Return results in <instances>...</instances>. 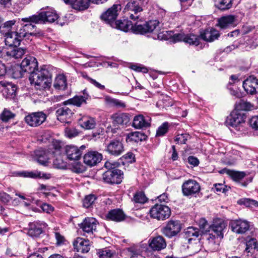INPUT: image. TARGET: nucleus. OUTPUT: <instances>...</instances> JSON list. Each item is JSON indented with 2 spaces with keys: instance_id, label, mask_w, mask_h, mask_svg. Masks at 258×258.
Here are the masks:
<instances>
[{
  "instance_id": "f257e3e1",
  "label": "nucleus",
  "mask_w": 258,
  "mask_h": 258,
  "mask_svg": "<svg viewBox=\"0 0 258 258\" xmlns=\"http://www.w3.org/2000/svg\"><path fill=\"white\" fill-rule=\"evenodd\" d=\"M29 80L36 89L43 90L49 88L52 82V74L46 66L38 68L30 74Z\"/></svg>"
},
{
  "instance_id": "f03ea898",
  "label": "nucleus",
  "mask_w": 258,
  "mask_h": 258,
  "mask_svg": "<svg viewBox=\"0 0 258 258\" xmlns=\"http://www.w3.org/2000/svg\"><path fill=\"white\" fill-rule=\"evenodd\" d=\"M58 16L55 11L49 10L42 11L38 14L33 15L28 18H24L22 21L24 22H34L35 24L53 23L57 20Z\"/></svg>"
},
{
  "instance_id": "7ed1b4c3",
  "label": "nucleus",
  "mask_w": 258,
  "mask_h": 258,
  "mask_svg": "<svg viewBox=\"0 0 258 258\" xmlns=\"http://www.w3.org/2000/svg\"><path fill=\"white\" fill-rule=\"evenodd\" d=\"M150 214L153 218L158 220H164L169 217L171 211L166 205L156 204L150 209Z\"/></svg>"
},
{
  "instance_id": "20e7f679",
  "label": "nucleus",
  "mask_w": 258,
  "mask_h": 258,
  "mask_svg": "<svg viewBox=\"0 0 258 258\" xmlns=\"http://www.w3.org/2000/svg\"><path fill=\"white\" fill-rule=\"evenodd\" d=\"M245 118L246 116L242 111L235 109L227 117L225 124L227 126L239 127L238 130H239L241 124L244 123Z\"/></svg>"
},
{
  "instance_id": "39448f33",
  "label": "nucleus",
  "mask_w": 258,
  "mask_h": 258,
  "mask_svg": "<svg viewBox=\"0 0 258 258\" xmlns=\"http://www.w3.org/2000/svg\"><path fill=\"white\" fill-rule=\"evenodd\" d=\"M123 175V172L121 170L113 168L104 172L102 178L107 183L119 184L122 181Z\"/></svg>"
},
{
  "instance_id": "423d86ee",
  "label": "nucleus",
  "mask_w": 258,
  "mask_h": 258,
  "mask_svg": "<svg viewBox=\"0 0 258 258\" xmlns=\"http://www.w3.org/2000/svg\"><path fill=\"white\" fill-rule=\"evenodd\" d=\"M159 24L157 20H151L144 24L138 22L133 25L132 32L136 34H144L153 32Z\"/></svg>"
},
{
  "instance_id": "0eeeda50",
  "label": "nucleus",
  "mask_w": 258,
  "mask_h": 258,
  "mask_svg": "<svg viewBox=\"0 0 258 258\" xmlns=\"http://www.w3.org/2000/svg\"><path fill=\"white\" fill-rule=\"evenodd\" d=\"M181 189L184 196H194L200 191L201 186L196 180L189 179L183 182Z\"/></svg>"
},
{
  "instance_id": "6e6552de",
  "label": "nucleus",
  "mask_w": 258,
  "mask_h": 258,
  "mask_svg": "<svg viewBox=\"0 0 258 258\" xmlns=\"http://www.w3.org/2000/svg\"><path fill=\"white\" fill-rule=\"evenodd\" d=\"M225 228V223L222 221H215L213 224L210 226L209 230V234L207 239L209 242H214V239L217 238H222L223 237V231Z\"/></svg>"
},
{
  "instance_id": "1a4fd4ad",
  "label": "nucleus",
  "mask_w": 258,
  "mask_h": 258,
  "mask_svg": "<svg viewBox=\"0 0 258 258\" xmlns=\"http://www.w3.org/2000/svg\"><path fill=\"white\" fill-rule=\"evenodd\" d=\"M181 229V224L178 220H169L162 228V233L168 238H172L177 235Z\"/></svg>"
},
{
  "instance_id": "9d476101",
  "label": "nucleus",
  "mask_w": 258,
  "mask_h": 258,
  "mask_svg": "<svg viewBox=\"0 0 258 258\" xmlns=\"http://www.w3.org/2000/svg\"><path fill=\"white\" fill-rule=\"evenodd\" d=\"M124 11L125 13L128 12V15L131 19L135 21L139 19L143 9L140 6L138 1L130 0L126 4Z\"/></svg>"
},
{
  "instance_id": "9b49d317",
  "label": "nucleus",
  "mask_w": 258,
  "mask_h": 258,
  "mask_svg": "<svg viewBox=\"0 0 258 258\" xmlns=\"http://www.w3.org/2000/svg\"><path fill=\"white\" fill-rule=\"evenodd\" d=\"M38 68V62L37 59L32 56H27L23 60L21 63L19 73L17 74V77H21L23 76L21 71L24 72H28L29 74L31 73Z\"/></svg>"
},
{
  "instance_id": "f8f14e48",
  "label": "nucleus",
  "mask_w": 258,
  "mask_h": 258,
  "mask_svg": "<svg viewBox=\"0 0 258 258\" xmlns=\"http://www.w3.org/2000/svg\"><path fill=\"white\" fill-rule=\"evenodd\" d=\"M120 10L121 6L120 5H114L101 16V18L111 26H114L118 12Z\"/></svg>"
},
{
  "instance_id": "ddd939ff",
  "label": "nucleus",
  "mask_w": 258,
  "mask_h": 258,
  "mask_svg": "<svg viewBox=\"0 0 258 258\" xmlns=\"http://www.w3.org/2000/svg\"><path fill=\"white\" fill-rule=\"evenodd\" d=\"M45 223L40 221H35L29 224L27 234L33 238H37L43 232L46 227Z\"/></svg>"
},
{
  "instance_id": "4468645a",
  "label": "nucleus",
  "mask_w": 258,
  "mask_h": 258,
  "mask_svg": "<svg viewBox=\"0 0 258 258\" xmlns=\"http://www.w3.org/2000/svg\"><path fill=\"white\" fill-rule=\"evenodd\" d=\"M46 115L42 112L29 114L25 117V122L30 126L36 127L41 124L46 120Z\"/></svg>"
},
{
  "instance_id": "2eb2a0df",
  "label": "nucleus",
  "mask_w": 258,
  "mask_h": 258,
  "mask_svg": "<svg viewBox=\"0 0 258 258\" xmlns=\"http://www.w3.org/2000/svg\"><path fill=\"white\" fill-rule=\"evenodd\" d=\"M105 151L110 155L118 156L124 152V147L121 142L113 140L106 145Z\"/></svg>"
},
{
  "instance_id": "dca6fc26",
  "label": "nucleus",
  "mask_w": 258,
  "mask_h": 258,
  "mask_svg": "<svg viewBox=\"0 0 258 258\" xmlns=\"http://www.w3.org/2000/svg\"><path fill=\"white\" fill-rule=\"evenodd\" d=\"M85 148L84 145L80 147L73 145L67 146L66 148V153L68 158L70 160H79L81 158L83 151Z\"/></svg>"
},
{
  "instance_id": "f3484780",
  "label": "nucleus",
  "mask_w": 258,
  "mask_h": 258,
  "mask_svg": "<svg viewBox=\"0 0 258 258\" xmlns=\"http://www.w3.org/2000/svg\"><path fill=\"white\" fill-rule=\"evenodd\" d=\"M230 226L232 231L237 234L245 233L249 228V223L241 219L231 221Z\"/></svg>"
},
{
  "instance_id": "a211bd4d",
  "label": "nucleus",
  "mask_w": 258,
  "mask_h": 258,
  "mask_svg": "<svg viewBox=\"0 0 258 258\" xmlns=\"http://www.w3.org/2000/svg\"><path fill=\"white\" fill-rule=\"evenodd\" d=\"M97 225V221L95 218L88 217L84 219L80 227L84 232V235L92 234L96 231Z\"/></svg>"
},
{
  "instance_id": "6ab92c4d",
  "label": "nucleus",
  "mask_w": 258,
  "mask_h": 258,
  "mask_svg": "<svg viewBox=\"0 0 258 258\" xmlns=\"http://www.w3.org/2000/svg\"><path fill=\"white\" fill-rule=\"evenodd\" d=\"M243 87L248 94L252 95L258 93V79L250 76L243 81Z\"/></svg>"
},
{
  "instance_id": "aec40b11",
  "label": "nucleus",
  "mask_w": 258,
  "mask_h": 258,
  "mask_svg": "<svg viewBox=\"0 0 258 258\" xmlns=\"http://www.w3.org/2000/svg\"><path fill=\"white\" fill-rule=\"evenodd\" d=\"M102 159V155L97 151H90L84 156V162L86 165L93 166L97 165Z\"/></svg>"
},
{
  "instance_id": "412c9836",
  "label": "nucleus",
  "mask_w": 258,
  "mask_h": 258,
  "mask_svg": "<svg viewBox=\"0 0 258 258\" xmlns=\"http://www.w3.org/2000/svg\"><path fill=\"white\" fill-rule=\"evenodd\" d=\"M72 115V110L67 106L59 108L56 111L57 119L63 123H70Z\"/></svg>"
},
{
  "instance_id": "4be33fe9",
  "label": "nucleus",
  "mask_w": 258,
  "mask_h": 258,
  "mask_svg": "<svg viewBox=\"0 0 258 258\" xmlns=\"http://www.w3.org/2000/svg\"><path fill=\"white\" fill-rule=\"evenodd\" d=\"M73 246L76 251L81 253H87L90 249L89 241L80 237H78L75 240Z\"/></svg>"
},
{
  "instance_id": "5701e85b",
  "label": "nucleus",
  "mask_w": 258,
  "mask_h": 258,
  "mask_svg": "<svg viewBox=\"0 0 258 258\" xmlns=\"http://www.w3.org/2000/svg\"><path fill=\"white\" fill-rule=\"evenodd\" d=\"M90 98L86 89L83 91V95H76L65 101V104H71L80 107L83 104H86V100Z\"/></svg>"
},
{
  "instance_id": "b1692460",
  "label": "nucleus",
  "mask_w": 258,
  "mask_h": 258,
  "mask_svg": "<svg viewBox=\"0 0 258 258\" xmlns=\"http://www.w3.org/2000/svg\"><path fill=\"white\" fill-rule=\"evenodd\" d=\"M149 246L153 250L160 251L166 246L165 239L162 236H158L149 240Z\"/></svg>"
},
{
  "instance_id": "393cba45",
  "label": "nucleus",
  "mask_w": 258,
  "mask_h": 258,
  "mask_svg": "<svg viewBox=\"0 0 258 258\" xmlns=\"http://www.w3.org/2000/svg\"><path fill=\"white\" fill-rule=\"evenodd\" d=\"M26 49L21 47H9L7 50H5L4 53L5 56L14 59H19L22 58L23 55L26 53Z\"/></svg>"
},
{
  "instance_id": "a878e982",
  "label": "nucleus",
  "mask_w": 258,
  "mask_h": 258,
  "mask_svg": "<svg viewBox=\"0 0 258 258\" xmlns=\"http://www.w3.org/2000/svg\"><path fill=\"white\" fill-rule=\"evenodd\" d=\"M112 123L116 126L126 125L130 120V116L126 113H115L111 116Z\"/></svg>"
},
{
  "instance_id": "bb28decb",
  "label": "nucleus",
  "mask_w": 258,
  "mask_h": 258,
  "mask_svg": "<svg viewBox=\"0 0 258 258\" xmlns=\"http://www.w3.org/2000/svg\"><path fill=\"white\" fill-rule=\"evenodd\" d=\"M107 0H76L73 5V9L79 11L84 10L89 7L90 2L94 4H102Z\"/></svg>"
},
{
  "instance_id": "cd10ccee",
  "label": "nucleus",
  "mask_w": 258,
  "mask_h": 258,
  "mask_svg": "<svg viewBox=\"0 0 258 258\" xmlns=\"http://www.w3.org/2000/svg\"><path fill=\"white\" fill-rule=\"evenodd\" d=\"M5 36V43L9 47L18 46L22 40L15 32L9 33Z\"/></svg>"
},
{
  "instance_id": "c85d7f7f",
  "label": "nucleus",
  "mask_w": 258,
  "mask_h": 258,
  "mask_svg": "<svg viewBox=\"0 0 258 258\" xmlns=\"http://www.w3.org/2000/svg\"><path fill=\"white\" fill-rule=\"evenodd\" d=\"M108 220L120 222L125 218V214L123 212L119 209H113L109 211L106 215Z\"/></svg>"
},
{
  "instance_id": "c756f323",
  "label": "nucleus",
  "mask_w": 258,
  "mask_h": 258,
  "mask_svg": "<svg viewBox=\"0 0 258 258\" xmlns=\"http://www.w3.org/2000/svg\"><path fill=\"white\" fill-rule=\"evenodd\" d=\"M79 123L81 127L86 130L95 128L96 122L94 118L89 116H83L79 119Z\"/></svg>"
},
{
  "instance_id": "7c9ffc66",
  "label": "nucleus",
  "mask_w": 258,
  "mask_h": 258,
  "mask_svg": "<svg viewBox=\"0 0 258 258\" xmlns=\"http://www.w3.org/2000/svg\"><path fill=\"white\" fill-rule=\"evenodd\" d=\"M18 175L20 176L24 177H30L32 178H45L49 179L50 178V174L42 173L38 171H22L18 173Z\"/></svg>"
},
{
  "instance_id": "2f4dec72",
  "label": "nucleus",
  "mask_w": 258,
  "mask_h": 258,
  "mask_svg": "<svg viewBox=\"0 0 258 258\" xmlns=\"http://www.w3.org/2000/svg\"><path fill=\"white\" fill-rule=\"evenodd\" d=\"M201 38L207 42H212L217 39L219 36V32L214 29H207L201 33Z\"/></svg>"
},
{
  "instance_id": "473e14b6",
  "label": "nucleus",
  "mask_w": 258,
  "mask_h": 258,
  "mask_svg": "<svg viewBox=\"0 0 258 258\" xmlns=\"http://www.w3.org/2000/svg\"><path fill=\"white\" fill-rule=\"evenodd\" d=\"M132 125L137 129H141L148 127L150 123L143 115L140 114L134 117Z\"/></svg>"
},
{
  "instance_id": "72a5a7b5",
  "label": "nucleus",
  "mask_w": 258,
  "mask_h": 258,
  "mask_svg": "<svg viewBox=\"0 0 258 258\" xmlns=\"http://www.w3.org/2000/svg\"><path fill=\"white\" fill-rule=\"evenodd\" d=\"M220 173L226 174L233 180L238 182L242 180L245 176L246 173L243 171H237L226 168L223 169L220 171Z\"/></svg>"
},
{
  "instance_id": "f704fd0d",
  "label": "nucleus",
  "mask_w": 258,
  "mask_h": 258,
  "mask_svg": "<svg viewBox=\"0 0 258 258\" xmlns=\"http://www.w3.org/2000/svg\"><path fill=\"white\" fill-rule=\"evenodd\" d=\"M27 24H26L23 26L26 30L27 35L28 36L27 39L32 40V37H39L42 36V32L39 31H37L35 30V31H33L35 28L36 27L35 25L33 23L34 22H27Z\"/></svg>"
},
{
  "instance_id": "c9c22d12",
  "label": "nucleus",
  "mask_w": 258,
  "mask_h": 258,
  "mask_svg": "<svg viewBox=\"0 0 258 258\" xmlns=\"http://www.w3.org/2000/svg\"><path fill=\"white\" fill-rule=\"evenodd\" d=\"M202 234L199 228L189 227L185 229L184 236L189 242L191 240H196L200 235Z\"/></svg>"
},
{
  "instance_id": "e433bc0d",
  "label": "nucleus",
  "mask_w": 258,
  "mask_h": 258,
  "mask_svg": "<svg viewBox=\"0 0 258 258\" xmlns=\"http://www.w3.org/2000/svg\"><path fill=\"white\" fill-rule=\"evenodd\" d=\"M236 17L233 15H227L220 18L218 20V25L221 28L225 29L234 24Z\"/></svg>"
},
{
  "instance_id": "4c0bfd02",
  "label": "nucleus",
  "mask_w": 258,
  "mask_h": 258,
  "mask_svg": "<svg viewBox=\"0 0 258 258\" xmlns=\"http://www.w3.org/2000/svg\"><path fill=\"white\" fill-rule=\"evenodd\" d=\"M17 90V87L16 85L7 82L3 90V95L6 99H11L15 97Z\"/></svg>"
},
{
  "instance_id": "58836bf2",
  "label": "nucleus",
  "mask_w": 258,
  "mask_h": 258,
  "mask_svg": "<svg viewBox=\"0 0 258 258\" xmlns=\"http://www.w3.org/2000/svg\"><path fill=\"white\" fill-rule=\"evenodd\" d=\"M133 25L131 21L125 19L115 21L114 24V26H115L116 28L124 32L129 31L132 32Z\"/></svg>"
},
{
  "instance_id": "ea45409f",
  "label": "nucleus",
  "mask_w": 258,
  "mask_h": 258,
  "mask_svg": "<svg viewBox=\"0 0 258 258\" xmlns=\"http://www.w3.org/2000/svg\"><path fill=\"white\" fill-rule=\"evenodd\" d=\"M67 86V82L66 76L62 74L57 75L53 83V87L55 89L64 90Z\"/></svg>"
},
{
  "instance_id": "a19ab883",
  "label": "nucleus",
  "mask_w": 258,
  "mask_h": 258,
  "mask_svg": "<svg viewBox=\"0 0 258 258\" xmlns=\"http://www.w3.org/2000/svg\"><path fill=\"white\" fill-rule=\"evenodd\" d=\"M147 136L143 133L139 132H132L128 134L126 141L128 142H139L145 140Z\"/></svg>"
},
{
  "instance_id": "79ce46f5",
  "label": "nucleus",
  "mask_w": 258,
  "mask_h": 258,
  "mask_svg": "<svg viewBox=\"0 0 258 258\" xmlns=\"http://www.w3.org/2000/svg\"><path fill=\"white\" fill-rule=\"evenodd\" d=\"M37 162L41 165H46L49 160L48 153L44 150H38L35 152Z\"/></svg>"
},
{
  "instance_id": "37998d69",
  "label": "nucleus",
  "mask_w": 258,
  "mask_h": 258,
  "mask_svg": "<svg viewBox=\"0 0 258 258\" xmlns=\"http://www.w3.org/2000/svg\"><path fill=\"white\" fill-rule=\"evenodd\" d=\"M16 21L15 20L8 21L2 25L0 27V32L7 35L8 33L13 32L11 30L15 26Z\"/></svg>"
},
{
  "instance_id": "c03bdc74",
  "label": "nucleus",
  "mask_w": 258,
  "mask_h": 258,
  "mask_svg": "<svg viewBox=\"0 0 258 258\" xmlns=\"http://www.w3.org/2000/svg\"><path fill=\"white\" fill-rule=\"evenodd\" d=\"M16 116V114L12 112L9 109L5 108L0 114V119L5 122L14 119Z\"/></svg>"
},
{
  "instance_id": "a18cd8bd",
  "label": "nucleus",
  "mask_w": 258,
  "mask_h": 258,
  "mask_svg": "<svg viewBox=\"0 0 258 258\" xmlns=\"http://www.w3.org/2000/svg\"><path fill=\"white\" fill-rule=\"evenodd\" d=\"M237 203L240 205H244L247 207H258V202L248 198H242L239 200Z\"/></svg>"
},
{
  "instance_id": "49530a36",
  "label": "nucleus",
  "mask_w": 258,
  "mask_h": 258,
  "mask_svg": "<svg viewBox=\"0 0 258 258\" xmlns=\"http://www.w3.org/2000/svg\"><path fill=\"white\" fill-rule=\"evenodd\" d=\"M97 199V197L94 195H89L86 196L83 201V205L84 207L88 208L93 206L95 201Z\"/></svg>"
},
{
  "instance_id": "de8ad7c7",
  "label": "nucleus",
  "mask_w": 258,
  "mask_h": 258,
  "mask_svg": "<svg viewBox=\"0 0 258 258\" xmlns=\"http://www.w3.org/2000/svg\"><path fill=\"white\" fill-rule=\"evenodd\" d=\"M184 42L190 45H198L199 44L200 38L194 34H185Z\"/></svg>"
},
{
  "instance_id": "09e8293b",
  "label": "nucleus",
  "mask_w": 258,
  "mask_h": 258,
  "mask_svg": "<svg viewBox=\"0 0 258 258\" xmlns=\"http://www.w3.org/2000/svg\"><path fill=\"white\" fill-rule=\"evenodd\" d=\"M98 254L100 258H116L114 251L108 248L100 250Z\"/></svg>"
},
{
  "instance_id": "8fccbe9b",
  "label": "nucleus",
  "mask_w": 258,
  "mask_h": 258,
  "mask_svg": "<svg viewBox=\"0 0 258 258\" xmlns=\"http://www.w3.org/2000/svg\"><path fill=\"white\" fill-rule=\"evenodd\" d=\"M106 101L111 105L118 108H123L126 106L125 102L117 99L108 97L106 98Z\"/></svg>"
},
{
  "instance_id": "3c124183",
  "label": "nucleus",
  "mask_w": 258,
  "mask_h": 258,
  "mask_svg": "<svg viewBox=\"0 0 258 258\" xmlns=\"http://www.w3.org/2000/svg\"><path fill=\"white\" fill-rule=\"evenodd\" d=\"M199 225L200 227L199 230L202 234L209 232L211 226L208 223L206 219L204 218H202L199 220Z\"/></svg>"
},
{
  "instance_id": "603ef678",
  "label": "nucleus",
  "mask_w": 258,
  "mask_h": 258,
  "mask_svg": "<svg viewBox=\"0 0 258 258\" xmlns=\"http://www.w3.org/2000/svg\"><path fill=\"white\" fill-rule=\"evenodd\" d=\"M233 0H220L217 7L221 10H226L232 7Z\"/></svg>"
},
{
  "instance_id": "864d4df0",
  "label": "nucleus",
  "mask_w": 258,
  "mask_h": 258,
  "mask_svg": "<svg viewBox=\"0 0 258 258\" xmlns=\"http://www.w3.org/2000/svg\"><path fill=\"white\" fill-rule=\"evenodd\" d=\"M134 201L136 203L144 204L147 202V199L144 192L138 191L134 195Z\"/></svg>"
},
{
  "instance_id": "5fc2aeb1",
  "label": "nucleus",
  "mask_w": 258,
  "mask_h": 258,
  "mask_svg": "<svg viewBox=\"0 0 258 258\" xmlns=\"http://www.w3.org/2000/svg\"><path fill=\"white\" fill-rule=\"evenodd\" d=\"M169 123L165 122L162 123L157 129L156 132V136H163L165 135L169 129Z\"/></svg>"
},
{
  "instance_id": "6e6d98bb",
  "label": "nucleus",
  "mask_w": 258,
  "mask_h": 258,
  "mask_svg": "<svg viewBox=\"0 0 258 258\" xmlns=\"http://www.w3.org/2000/svg\"><path fill=\"white\" fill-rule=\"evenodd\" d=\"M190 138V136L188 134H178L175 139V141L179 144H185L187 140Z\"/></svg>"
},
{
  "instance_id": "4d7b16f0",
  "label": "nucleus",
  "mask_w": 258,
  "mask_h": 258,
  "mask_svg": "<svg viewBox=\"0 0 258 258\" xmlns=\"http://www.w3.org/2000/svg\"><path fill=\"white\" fill-rule=\"evenodd\" d=\"M239 106L238 108L237 109L239 110H250L252 107L249 102L245 101L244 100H240L239 103Z\"/></svg>"
},
{
  "instance_id": "13d9d810",
  "label": "nucleus",
  "mask_w": 258,
  "mask_h": 258,
  "mask_svg": "<svg viewBox=\"0 0 258 258\" xmlns=\"http://www.w3.org/2000/svg\"><path fill=\"white\" fill-rule=\"evenodd\" d=\"M66 136L69 138H72L78 136V132L75 128H66L65 130Z\"/></svg>"
},
{
  "instance_id": "bf43d9fd",
  "label": "nucleus",
  "mask_w": 258,
  "mask_h": 258,
  "mask_svg": "<svg viewBox=\"0 0 258 258\" xmlns=\"http://www.w3.org/2000/svg\"><path fill=\"white\" fill-rule=\"evenodd\" d=\"M249 124L253 129L258 131V116L252 117L249 120Z\"/></svg>"
},
{
  "instance_id": "052dcab7",
  "label": "nucleus",
  "mask_w": 258,
  "mask_h": 258,
  "mask_svg": "<svg viewBox=\"0 0 258 258\" xmlns=\"http://www.w3.org/2000/svg\"><path fill=\"white\" fill-rule=\"evenodd\" d=\"M122 158L124 159L125 162L127 163H133L135 161V156L132 152H128L126 154L124 155Z\"/></svg>"
},
{
  "instance_id": "680f3d73",
  "label": "nucleus",
  "mask_w": 258,
  "mask_h": 258,
  "mask_svg": "<svg viewBox=\"0 0 258 258\" xmlns=\"http://www.w3.org/2000/svg\"><path fill=\"white\" fill-rule=\"evenodd\" d=\"M15 32L22 39L24 38L27 39L28 36L27 35L26 30L23 26L17 31H15Z\"/></svg>"
},
{
  "instance_id": "e2e57ef3",
  "label": "nucleus",
  "mask_w": 258,
  "mask_h": 258,
  "mask_svg": "<svg viewBox=\"0 0 258 258\" xmlns=\"http://www.w3.org/2000/svg\"><path fill=\"white\" fill-rule=\"evenodd\" d=\"M11 200L10 196L6 192H0V201L7 204Z\"/></svg>"
},
{
  "instance_id": "0e129e2a",
  "label": "nucleus",
  "mask_w": 258,
  "mask_h": 258,
  "mask_svg": "<svg viewBox=\"0 0 258 258\" xmlns=\"http://www.w3.org/2000/svg\"><path fill=\"white\" fill-rule=\"evenodd\" d=\"M185 34L183 33L175 34L173 36L172 40L174 42L178 41H183L184 40Z\"/></svg>"
},
{
  "instance_id": "69168bd1",
  "label": "nucleus",
  "mask_w": 258,
  "mask_h": 258,
  "mask_svg": "<svg viewBox=\"0 0 258 258\" xmlns=\"http://www.w3.org/2000/svg\"><path fill=\"white\" fill-rule=\"evenodd\" d=\"M215 189L217 191L225 192L228 190V188L227 186L221 183H217L215 184Z\"/></svg>"
},
{
  "instance_id": "338daca9",
  "label": "nucleus",
  "mask_w": 258,
  "mask_h": 258,
  "mask_svg": "<svg viewBox=\"0 0 258 258\" xmlns=\"http://www.w3.org/2000/svg\"><path fill=\"white\" fill-rule=\"evenodd\" d=\"M87 78V79L92 84H93L95 87H96L97 88L101 89V90H103L105 88V87L104 85H101V84H100L99 83H98V82H97L96 80L89 77H87L86 76V77Z\"/></svg>"
},
{
  "instance_id": "774afa93",
  "label": "nucleus",
  "mask_w": 258,
  "mask_h": 258,
  "mask_svg": "<svg viewBox=\"0 0 258 258\" xmlns=\"http://www.w3.org/2000/svg\"><path fill=\"white\" fill-rule=\"evenodd\" d=\"M188 162L194 166H197L199 164V160L197 157L190 156L188 158Z\"/></svg>"
}]
</instances>
